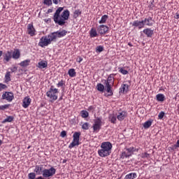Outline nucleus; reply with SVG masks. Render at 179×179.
Returning a JSON list of instances; mask_svg holds the SVG:
<instances>
[{
	"instance_id": "34",
	"label": "nucleus",
	"mask_w": 179,
	"mask_h": 179,
	"mask_svg": "<svg viewBox=\"0 0 179 179\" xmlns=\"http://www.w3.org/2000/svg\"><path fill=\"white\" fill-rule=\"evenodd\" d=\"M117 70H119V72L123 76H126L129 74V71L124 69L123 67H119L117 68Z\"/></svg>"
},
{
	"instance_id": "60",
	"label": "nucleus",
	"mask_w": 179,
	"mask_h": 179,
	"mask_svg": "<svg viewBox=\"0 0 179 179\" xmlns=\"http://www.w3.org/2000/svg\"><path fill=\"white\" fill-rule=\"evenodd\" d=\"M177 110H178V113L179 114V103L177 106Z\"/></svg>"
},
{
	"instance_id": "12",
	"label": "nucleus",
	"mask_w": 179,
	"mask_h": 179,
	"mask_svg": "<svg viewBox=\"0 0 179 179\" xmlns=\"http://www.w3.org/2000/svg\"><path fill=\"white\" fill-rule=\"evenodd\" d=\"M97 31L101 35H103L108 33V27L107 25H99L97 27Z\"/></svg>"
},
{
	"instance_id": "13",
	"label": "nucleus",
	"mask_w": 179,
	"mask_h": 179,
	"mask_svg": "<svg viewBox=\"0 0 179 179\" xmlns=\"http://www.w3.org/2000/svg\"><path fill=\"white\" fill-rule=\"evenodd\" d=\"M31 102V99L29 96H26L25 98H24V99L22 100V106L24 108H28V107L30 106Z\"/></svg>"
},
{
	"instance_id": "41",
	"label": "nucleus",
	"mask_w": 179,
	"mask_h": 179,
	"mask_svg": "<svg viewBox=\"0 0 179 179\" xmlns=\"http://www.w3.org/2000/svg\"><path fill=\"white\" fill-rule=\"evenodd\" d=\"M36 173L34 172H31L28 174V179H36Z\"/></svg>"
},
{
	"instance_id": "9",
	"label": "nucleus",
	"mask_w": 179,
	"mask_h": 179,
	"mask_svg": "<svg viewBox=\"0 0 179 179\" xmlns=\"http://www.w3.org/2000/svg\"><path fill=\"white\" fill-rule=\"evenodd\" d=\"M134 155V147H130L128 148H125L124 151L122 152V158H127Z\"/></svg>"
},
{
	"instance_id": "55",
	"label": "nucleus",
	"mask_w": 179,
	"mask_h": 179,
	"mask_svg": "<svg viewBox=\"0 0 179 179\" xmlns=\"http://www.w3.org/2000/svg\"><path fill=\"white\" fill-rule=\"evenodd\" d=\"M93 110V107L91 106L88 108V111H92Z\"/></svg>"
},
{
	"instance_id": "11",
	"label": "nucleus",
	"mask_w": 179,
	"mask_h": 179,
	"mask_svg": "<svg viewBox=\"0 0 179 179\" xmlns=\"http://www.w3.org/2000/svg\"><path fill=\"white\" fill-rule=\"evenodd\" d=\"M127 116L128 113L123 110H119V112H117L116 115L117 120L119 121H124Z\"/></svg>"
},
{
	"instance_id": "17",
	"label": "nucleus",
	"mask_w": 179,
	"mask_h": 179,
	"mask_svg": "<svg viewBox=\"0 0 179 179\" xmlns=\"http://www.w3.org/2000/svg\"><path fill=\"white\" fill-rule=\"evenodd\" d=\"M3 62H9L12 59V51H7L3 55Z\"/></svg>"
},
{
	"instance_id": "35",
	"label": "nucleus",
	"mask_w": 179,
	"mask_h": 179,
	"mask_svg": "<svg viewBox=\"0 0 179 179\" xmlns=\"http://www.w3.org/2000/svg\"><path fill=\"white\" fill-rule=\"evenodd\" d=\"M166 99V97L164 96V95L163 94H157V101H164V100Z\"/></svg>"
},
{
	"instance_id": "45",
	"label": "nucleus",
	"mask_w": 179,
	"mask_h": 179,
	"mask_svg": "<svg viewBox=\"0 0 179 179\" xmlns=\"http://www.w3.org/2000/svg\"><path fill=\"white\" fill-rule=\"evenodd\" d=\"M141 157L142 159L150 158V155L148 154V152H144V153L141 154Z\"/></svg>"
},
{
	"instance_id": "14",
	"label": "nucleus",
	"mask_w": 179,
	"mask_h": 179,
	"mask_svg": "<svg viewBox=\"0 0 179 179\" xmlns=\"http://www.w3.org/2000/svg\"><path fill=\"white\" fill-rule=\"evenodd\" d=\"M44 169L43 165H36L35 169H34V173L36 175H43Z\"/></svg>"
},
{
	"instance_id": "53",
	"label": "nucleus",
	"mask_w": 179,
	"mask_h": 179,
	"mask_svg": "<svg viewBox=\"0 0 179 179\" xmlns=\"http://www.w3.org/2000/svg\"><path fill=\"white\" fill-rule=\"evenodd\" d=\"M139 149L138 148H136L134 147H133V153H134L135 152H138Z\"/></svg>"
},
{
	"instance_id": "20",
	"label": "nucleus",
	"mask_w": 179,
	"mask_h": 179,
	"mask_svg": "<svg viewBox=\"0 0 179 179\" xmlns=\"http://www.w3.org/2000/svg\"><path fill=\"white\" fill-rule=\"evenodd\" d=\"M47 66H48V62H47V61H45V60H41L37 64V67L39 69H45V68H47Z\"/></svg>"
},
{
	"instance_id": "61",
	"label": "nucleus",
	"mask_w": 179,
	"mask_h": 179,
	"mask_svg": "<svg viewBox=\"0 0 179 179\" xmlns=\"http://www.w3.org/2000/svg\"><path fill=\"white\" fill-rule=\"evenodd\" d=\"M2 55H3V51H2V50H0V57H1Z\"/></svg>"
},
{
	"instance_id": "44",
	"label": "nucleus",
	"mask_w": 179,
	"mask_h": 179,
	"mask_svg": "<svg viewBox=\"0 0 179 179\" xmlns=\"http://www.w3.org/2000/svg\"><path fill=\"white\" fill-rule=\"evenodd\" d=\"M43 4L50 6L52 4V0H43Z\"/></svg>"
},
{
	"instance_id": "3",
	"label": "nucleus",
	"mask_w": 179,
	"mask_h": 179,
	"mask_svg": "<svg viewBox=\"0 0 179 179\" xmlns=\"http://www.w3.org/2000/svg\"><path fill=\"white\" fill-rule=\"evenodd\" d=\"M58 92L57 88H55L54 86H50V88L46 93L47 96L50 99V101L53 102L57 100L58 96L57 94Z\"/></svg>"
},
{
	"instance_id": "7",
	"label": "nucleus",
	"mask_w": 179,
	"mask_h": 179,
	"mask_svg": "<svg viewBox=\"0 0 179 179\" xmlns=\"http://www.w3.org/2000/svg\"><path fill=\"white\" fill-rule=\"evenodd\" d=\"M52 43L50 42V40H48L47 38V36H43L42 38L39 40L38 42V46L45 48V47H48L49 45H50Z\"/></svg>"
},
{
	"instance_id": "47",
	"label": "nucleus",
	"mask_w": 179,
	"mask_h": 179,
	"mask_svg": "<svg viewBox=\"0 0 179 179\" xmlns=\"http://www.w3.org/2000/svg\"><path fill=\"white\" fill-rule=\"evenodd\" d=\"M81 14L80 10L78 9L74 12V17L78 18V16Z\"/></svg>"
},
{
	"instance_id": "6",
	"label": "nucleus",
	"mask_w": 179,
	"mask_h": 179,
	"mask_svg": "<svg viewBox=\"0 0 179 179\" xmlns=\"http://www.w3.org/2000/svg\"><path fill=\"white\" fill-rule=\"evenodd\" d=\"M55 174L56 169L52 166L49 169H44L43 173L42 174V176L44 178H48L52 177Z\"/></svg>"
},
{
	"instance_id": "50",
	"label": "nucleus",
	"mask_w": 179,
	"mask_h": 179,
	"mask_svg": "<svg viewBox=\"0 0 179 179\" xmlns=\"http://www.w3.org/2000/svg\"><path fill=\"white\" fill-rule=\"evenodd\" d=\"M53 3L55 5H57L59 3H61V0H52Z\"/></svg>"
},
{
	"instance_id": "59",
	"label": "nucleus",
	"mask_w": 179,
	"mask_h": 179,
	"mask_svg": "<svg viewBox=\"0 0 179 179\" xmlns=\"http://www.w3.org/2000/svg\"><path fill=\"white\" fill-rule=\"evenodd\" d=\"M128 45L129 46V47H133V44L132 43H128Z\"/></svg>"
},
{
	"instance_id": "25",
	"label": "nucleus",
	"mask_w": 179,
	"mask_h": 179,
	"mask_svg": "<svg viewBox=\"0 0 179 179\" xmlns=\"http://www.w3.org/2000/svg\"><path fill=\"white\" fill-rule=\"evenodd\" d=\"M116 74L112 73L110 74L106 80H105L106 83H108L110 84L114 85L115 79L114 77L115 76Z\"/></svg>"
},
{
	"instance_id": "32",
	"label": "nucleus",
	"mask_w": 179,
	"mask_h": 179,
	"mask_svg": "<svg viewBox=\"0 0 179 179\" xmlns=\"http://www.w3.org/2000/svg\"><path fill=\"white\" fill-rule=\"evenodd\" d=\"M108 19V15H104L102 17H101V20L99 21V24H105V23H106Z\"/></svg>"
},
{
	"instance_id": "30",
	"label": "nucleus",
	"mask_w": 179,
	"mask_h": 179,
	"mask_svg": "<svg viewBox=\"0 0 179 179\" xmlns=\"http://www.w3.org/2000/svg\"><path fill=\"white\" fill-rule=\"evenodd\" d=\"M11 81V73L10 71H8L7 73H6L5 75V83H8V82Z\"/></svg>"
},
{
	"instance_id": "42",
	"label": "nucleus",
	"mask_w": 179,
	"mask_h": 179,
	"mask_svg": "<svg viewBox=\"0 0 179 179\" xmlns=\"http://www.w3.org/2000/svg\"><path fill=\"white\" fill-rule=\"evenodd\" d=\"M10 106V104L2 105V106H0V109L3 111V110H6V109H8Z\"/></svg>"
},
{
	"instance_id": "21",
	"label": "nucleus",
	"mask_w": 179,
	"mask_h": 179,
	"mask_svg": "<svg viewBox=\"0 0 179 179\" xmlns=\"http://www.w3.org/2000/svg\"><path fill=\"white\" fill-rule=\"evenodd\" d=\"M53 33H56V36L58 38H63L64 36H66L67 34V31L65 30H62V31H55Z\"/></svg>"
},
{
	"instance_id": "63",
	"label": "nucleus",
	"mask_w": 179,
	"mask_h": 179,
	"mask_svg": "<svg viewBox=\"0 0 179 179\" xmlns=\"http://www.w3.org/2000/svg\"><path fill=\"white\" fill-rule=\"evenodd\" d=\"M62 99H63L62 96H61V97L59 99V101H62Z\"/></svg>"
},
{
	"instance_id": "64",
	"label": "nucleus",
	"mask_w": 179,
	"mask_h": 179,
	"mask_svg": "<svg viewBox=\"0 0 179 179\" xmlns=\"http://www.w3.org/2000/svg\"><path fill=\"white\" fill-rule=\"evenodd\" d=\"M117 179H121V178H117Z\"/></svg>"
},
{
	"instance_id": "46",
	"label": "nucleus",
	"mask_w": 179,
	"mask_h": 179,
	"mask_svg": "<svg viewBox=\"0 0 179 179\" xmlns=\"http://www.w3.org/2000/svg\"><path fill=\"white\" fill-rule=\"evenodd\" d=\"M7 88H8V87L6 84L0 83V92L3 90H6Z\"/></svg>"
},
{
	"instance_id": "16",
	"label": "nucleus",
	"mask_w": 179,
	"mask_h": 179,
	"mask_svg": "<svg viewBox=\"0 0 179 179\" xmlns=\"http://www.w3.org/2000/svg\"><path fill=\"white\" fill-rule=\"evenodd\" d=\"M144 26L152 27L153 25V20L152 17H148L142 20Z\"/></svg>"
},
{
	"instance_id": "19",
	"label": "nucleus",
	"mask_w": 179,
	"mask_h": 179,
	"mask_svg": "<svg viewBox=\"0 0 179 179\" xmlns=\"http://www.w3.org/2000/svg\"><path fill=\"white\" fill-rule=\"evenodd\" d=\"M12 58L14 59H18L20 58V52L19 49H15L14 52L11 54Z\"/></svg>"
},
{
	"instance_id": "40",
	"label": "nucleus",
	"mask_w": 179,
	"mask_h": 179,
	"mask_svg": "<svg viewBox=\"0 0 179 179\" xmlns=\"http://www.w3.org/2000/svg\"><path fill=\"white\" fill-rule=\"evenodd\" d=\"M80 115L83 118H87V117H89V113H87V111L86 110H82L80 112Z\"/></svg>"
},
{
	"instance_id": "8",
	"label": "nucleus",
	"mask_w": 179,
	"mask_h": 179,
	"mask_svg": "<svg viewBox=\"0 0 179 179\" xmlns=\"http://www.w3.org/2000/svg\"><path fill=\"white\" fill-rule=\"evenodd\" d=\"M2 100L7 101L8 102H12L14 99V94L10 92H5L1 96Z\"/></svg>"
},
{
	"instance_id": "49",
	"label": "nucleus",
	"mask_w": 179,
	"mask_h": 179,
	"mask_svg": "<svg viewBox=\"0 0 179 179\" xmlns=\"http://www.w3.org/2000/svg\"><path fill=\"white\" fill-rule=\"evenodd\" d=\"M66 136H67V132L66 131H61L60 136L62 138H64Z\"/></svg>"
},
{
	"instance_id": "24",
	"label": "nucleus",
	"mask_w": 179,
	"mask_h": 179,
	"mask_svg": "<svg viewBox=\"0 0 179 179\" xmlns=\"http://www.w3.org/2000/svg\"><path fill=\"white\" fill-rule=\"evenodd\" d=\"M143 32L146 34L148 38H152L154 31L150 29V28L145 29Z\"/></svg>"
},
{
	"instance_id": "28",
	"label": "nucleus",
	"mask_w": 179,
	"mask_h": 179,
	"mask_svg": "<svg viewBox=\"0 0 179 179\" xmlns=\"http://www.w3.org/2000/svg\"><path fill=\"white\" fill-rule=\"evenodd\" d=\"M31 62V60L29 59H27L20 63V66L21 67H27Z\"/></svg>"
},
{
	"instance_id": "38",
	"label": "nucleus",
	"mask_w": 179,
	"mask_h": 179,
	"mask_svg": "<svg viewBox=\"0 0 179 179\" xmlns=\"http://www.w3.org/2000/svg\"><path fill=\"white\" fill-rule=\"evenodd\" d=\"M57 87H62L63 89H64V87H65V81L62 79L59 83L58 84L56 85Z\"/></svg>"
},
{
	"instance_id": "23",
	"label": "nucleus",
	"mask_w": 179,
	"mask_h": 179,
	"mask_svg": "<svg viewBox=\"0 0 179 179\" xmlns=\"http://www.w3.org/2000/svg\"><path fill=\"white\" fill-rule=\"evenodd\" d=\"M129 85L122 84L121 87L120 88V92L124 94L127 93L129 91Z\"/></svg>"
},
{
	"instance_id": "5",
	"label": "nucleus",
	"mask_w": 179,
	"mask_h": 179,
	"mask_svg": "<svg viewBox=\"0 0 179 179\" xmlns=\"http://www.w3.org/2000/svg\"><path fill=\"white\" fill-rule=\"evenodd\" d=\"M80 136V132H78V131H76L74 134H73V141L69 146V149H72L75 146L79 145Z\"/></svg>"
},
{
	"instance_id": "52",
	"label": "nucleus",
	"mask_w": 179,
	"mask_h": 179,
	"mask_svg": "<svg viewBox=\"0 0 179 179\" xmlns=\"http://www.w3.org/2000/svg\"><path fill=\"white\" fill-rule=\"evenodd\" d=\"M174 18L176 19V20H178L179 19V13H176L175 16H174Z\"/></svg>"
},
{
	"instance_id": "51",
	"label": "nucleus",
	"mask_w": 179,
	"mask_h": 179,
	"mask_svg": "<svg viewBox=\"0 0 179 179\" xmlns=\"http://www.w3.org/2000/svg\"><path fill=\"white\" fill-rule=\"evenodd\" d=\"M17 71V68L16 66H14L13 68L10 69V71L14 73Z\"/></svg>"
},
{
	"instance_id": "15",
	"label": "nucleus",
	"mask_w": 179,
	"mask_h": 179,
	"mask_svg": "<svg viewBox=\"0 0 179 179\" xmlns=\"http://www.w3.org/2000/svg\"><path fill=\"white\" fill-rule=\"evenodd\" d=\"M36 30L33 24H28L27 25V34H29L31 36H34L36 35Z\"/></svg>"
},
{
	"instance_id": "22",
	"label": "nucleus",
	"mask_w": 179,
	"mask_h": 179,
	"mask_svg": "<svg viewBox=\"0 0 179 179\" xmlns=\"http://www.w3.org/2000/svg\"><path fill=\"white\" fill-rule=\"evenodd\" d=\"M47 38L50 40V42H56L57 38L56 33L52 32V34L47 36Z\"/></svg>"
},
{
	"instance_id": "57",
	"label": "nucleus",
	"mask_w": 179,
	"mask_h": 179,
	"mask_svg": "<svg viewBox=\"0 0 179 179\" xmlns=\"http://www.w3.org/2000/svg\"><path fill=\"white\" fill-rule=\"evenodd\" d=\"M82 61H83V59L80 57L79 60L78 61V63H80Z\"/></svg>"
},
{
	"instance_id": "29",
	"label": "nucleus",
	"mask_w": 179,
	"mask_h": 179,
	"mask_svg": "<svg viewBox=\"0 0 179 179\" xmlns=\"http://www.w3.org/2000/svg\"><path fill=\"white\" fill-rule=\"evenodd\" d=\"M137 177L136 173H130L124 177V179H135Z\"/></svg>"
},
{
	"instance_id": "36",
	"label": "nucleus",
	"mask_w": 179,
	"mask_h": 179,
	"mask_svg": "<svg viewBox=\"0 0 179 179\" xmlns=\"http://www.w3.org/2000/svg\"><path fill=\"white\" fill-rule=\"evenodd\" d=\"M152 124V120H148L147 122L143 123V128L145 129H147L151 127Z\"/></svg>"
},
{
	"instance_id": "1",
	"label": "nucleus",
	"mask_w": 179,
	"mask_h": 179,
	"mask_svg": "<svg viewBox=\"0 0 179 179\" xmlns=\"http://www.w3.org/2000/svg\"><path fill=\"white\" fill-rule=\"evenodd\" d=\"M63 10L64 7H59L53 15L55 23L58 24L59 26H64L70 16V12L68 9Z\"/></svg>"
},
{
	"instance_id": "27",
	"label": "nucleus",
	"mask_w": 179,
	"mask_h": 179,
	"mask_svg": "<svg viewBox=\"0 0 179 179\" xmlns=\"http://www.w3.org/2000/svg\"><path fill=\"white\" fill-rule=\"evenodd\" d=\"M109 121L110 122V123L113 124H117V116L115 115V114H110L109 115Z\"/></svg>"
},
{
	"instance_id": "43",
	"label": "nucleus",
	"mask_w": 179,
	"mask_h": 179,
	"mask_svg": "<svg viewBox=\"0 0 179 179\" xmlns=\"http://www.w3.org/2000/svg\"><path fill=\"white\" fill-rule=\"evenodd\" d=\"M103 50V47L102 45H98L95 48V52H102Z\"/></svg>"
},
{
	"instance_id": "56",
	"label": "nucleus",
	"mask_w": 179,
	"mask_h": 179,
	"mask_svg": "<svg viewBox=\"0 0 179 179\" xmlns=\"http://www.w3.org/2000/svg\"><path fill=\"white\" fill-rule=\"evenodd\" d=\"M176 147L179 148V140H178L176 142Z\"/></svg>"
},
{
	"instance_id": "18",
	"label": "nucleus",
	"mask_w": 179,
	"mask_h": 179,
	"mask_svg": "<svg viewBox=\"0 0 179 179\" xmlns=\"http://www.w3.org/2000/svg\"><path fill=\"white\" fill-rule=\"evenodd\" d=\"M132 27H135L138 28V29H141L145 27V24L143 22V21L136 20V21L133 22Z\"/></svg>"
},
{
	"instance_id": "33",
	"label": "nucleus",
	"mask_w": 179,
	"mask_h": 179,
	"mask_svg": "<svg viewBox=\"0 0 179 179\" xmlns=\"http://www.w3.org/2000/svg\"><path fill=\"white\" fill-rule=\"evenodd\" d=\"M68 73L69 77L73 78L76 76V72L75 69H69Z\"/></svg>"
},
{
	"instance_id": "48",
	"label": "nucleus",
	"mask_w": 179,
	"mask_h": 179,
	"mask_svg": "<svg viewBox=\"0 0 179 179\" xmlns=\"http://www.w3.org/2000/svg\"><path fill=\"white\" fill-rule=\"evenodd\" d=\"M164 113L162 111L159 113L158 117L159 120H162L164 118Z\"/></svg>"
},
{
	"instance_id": "62",
	"label": "nucleus",
	"mask_w": 179,
	"mask_h": 179,
	"mask_svg": "<svg viewBox=\"0 0 179 179\" xmlns=\"http://www.w3.org/2000/svg\"><path fill=\"white\" fill-rule=\"evenodd\" d=\"M3 145V141L1 140H0V146Z\"/></svg>"
},
{
	"instance_id": "39",
	"label": "nucleus",
	"mask_w": 179,
	"mask_h": 179,
	"mask_svg": "<svg viewBox=\"0 0 179 179\" xmlns=\"http://www.w3.org/2000/svg\"><path fill=\"white\" fill-rule=\"evenodd\" d=\"M96 89L99 92H103L104 90V86L103 84L99 83L96 85Z\"/></svg>"
},
{
	"instance_id": "2",
	"label": "nucleus",
	"mask_w": 179,
	"mask_h": 179,
	"mask_svg": "<svg viewBox=\"0 0 179 179\" xmlns=\"http://www.w3.org/2000/svg\"><path fill=\"white\" fill-rule=\"evenodd\" d=\"M100 150H98V155L100 157H106L111 155L113 145L109 141H104L101 143Z\"/></svg>"
},
{
	"instance_id": "4",
	"label": "nucleus",
	"mask_w": 179,
	"mask_h": 179,
	"mask_svg": "<svg viewBox=\"0 0 179 179\" xmlns=\"http://www.w3.org/2000/svg\"><path fill=\"white\" fill-rule=\"evenodd\" d=\"M102 126V118L101 117H96L94 120V124L92 125L93 133L97 134L101 129Z\"/></svg>"
},
{
	"instance_id": "37",
	"label": "nucleus",
	"mask_w": 179,
	"mask_h": 179,
	"mask_svg": "<svg viewBox=\"0 0 179 179\" xmlns=\"http://www.w3.org/2000/svg\"><path fill=\"white\" fill-rule=\"evenodd\" d=\"M90 129V123L89 122H84L82 124V129L87 131Z\"/></svg>"
},
{
	"instance_id": "31",
	"label": "nucleus",
	"mask_w": 179,
	"mask_h": 179,
	"mask_svg": "<svg viewBox=\"0 0 179 179\" xmlns=\"http://www.w3.org/2000/svg\"><path fill=\"white\" fill-rule=\"evenodd\" d=\"M13 121H14V117L13 116H8L7 117H6L3 122H2V124H5V123H7V122H12Z\"/></svg>"
},
{
	"instance_id": "58",
	"label": "nucleus",
	"mask_w": 179,
	"mask_h": 179,
	"mask_svg": "<svg viewBox=\"0 0 179 179\" xmlns=\"http://www.w3.org/2000/svg\"><path fill=\"white\" fill-rule=\"evenodd\" d=\"M52 12V9H48V13H51Z\"/></svg>"
},
{
	"instance_id": "10",
	"label": "nucleus",
	"mask_w": 179,
	"mask_h": 179,
	"mask_svg": "<svg viewBox=\"0 0 179 179\" xmlns=\"http://www.w3.org/2000/svg\"><path fill=\"white\" fill-rule=\"evenodd\" d=\"M104 85H105V90H106V92L108 93V94L106 95V96H113V90H112V87L114 86V84L105 82Z\"/></svg>"
},
{
	"instance_id": "54",
	"label": "nucleus",
	"mask_w": 179,
	"mask_h": 179,
	"mask_svg": "<svg viewBox=\"0 0 179 179\" xmlns=\"http://www.w3.org/2000/svg\"><path fill=\"white\" fill-rule=\"evenodd\" d=\"M36 179H45V178L43 176H38V177L36 178Z\"/></svg>"
},
{
	"instance_id": "26",
	"label": "nucleus",
	"mask_w": 179,
	"mask_h": 179,
	"mask_svg": "<svg viewBox=\"0 0 179 179\" xmlns=\"http://www.w3.org/2000/svg\"><path fill=\"white\" fill-rule=\"evenodd\" d=\"M89 34H90V37H91L92 38H94L98 36V34L96 28H92Z\"/></svg>"
}]
</instances>
